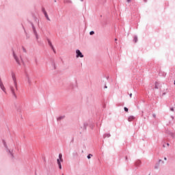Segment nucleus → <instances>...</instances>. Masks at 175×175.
Returning <instances> with one entry per match:
<instances>
[{
	"label": "nucleus",
	"mask_w": 175,
	"mask_h": 175,
	"mask_svg": "<svg viewBox=\"0 0 175 175\" xmlns=\"http://www.w3.org/2000/svg\"><path fill=\"white\" fill-rule=\"evenodd\" d=\"M159 87V83L158 82H155V83H154V88L156 90H158Z\"/></svg>",
	"instance_id": "5"
},
{
	"label": "nucleus",
	"mask_w": 175,
	"mask_h": 175,
	"mask_svg": "<svg viewBox=\"0 0 175 175\" xmlns=\"http://www.w3.org/2000/svg\"><path fill=\"white\" fill-rule=\"evenodd\" d=\"M127 2L129 3V2H131V0H127Z\"/></svg>",
	"instance_id": "17"
},
{
	"label": "nucleus",
	"mask_w": 175,
	"mask_h": 175,
	"mask_svg": "<svg viewBox=\"0 0 175 175\" xmlns=\"http://www.w3.org/2000/svg\"><path fill=\"white\" fill-rule=\"evenodd\" d=\"M128 108H126V107H124V111H126V112H128Z\"/></svg>",
	"instance_id": "14"
},
{
	"label": "nucleus",
	"mask_w": 175,
	"mask_h": 175,
	"mask_svg": "<svg viewBox=\"0 0 175 175\" xmlns=\"http://www.w3.org/2000/svg\"><path fill=\"white\" fill-rule=\"evenodd\" d=\"M11 91L12 94H14V88L13 87H11Z\"/></svg>",
	"instance_id": "9"
},
{
	"label": "nucleus",
	"mask_w": 175,
	"mask_h": 175,
	"mask_svg": "<svg viewBox=\"0 0 175 175\" xmlns=\"http://www.w3.org/2000/svg\"><path fill=\"white\" fill-rule=\"evenodd\" d=\"M76 53L77 58H79V57H80V58H83V57H84V55H83V53H81L80 50H77Z\"/></svg>",
	"instance_id": "3"
},
{
	"label": "nucleus",
	"mask_w": 175,
	"mask_h": 175,
	"mask_svg": "<svg viewBox=\"0 0 175 175\" xmlns=\"http://www.w3.org/2000/svg\"><path fill=\"white\" fill-rule=\"evenodd\" d=\"M116 41H117V39H115Z\"/></svg>",
	"instance_id": "23"
},
{
	"label": "nucleus",
	"mask_w": 175,
	"mask_h": 175,
	"mask_svg": "<svg viewBox=\"0 0 175 175\" xmlns=\"http://www.w3.org/2000/svg\"><path fill=\"white\" fill-rule=\"evenodd\" d=\"M14 57L17 62V64H18V65H20V61H18V59H17V56H16V54L14 53Z\"/></svg>",
	"instance_id": "7"
},
{
	"label": "nucleus",
	"mask_w": 175,
	"mask_h": 175,
	"mask_svg": "<svg viewBox=\"0 0 175 175\" xmlns=\"http://www.w3.org/2000/svg\"><path fill=\"white\" fill-rule=\"evenodd\" d=\"M49 44H50V46H52L51 42H49Z\"/></svg>",
	"instance_id": "18"
},
{
	"label": "nucleus",
	"mask_w": 175,
	"mask_h": 175,
	"mask_svg": "<svg viewBox=\"0 0 175 175\" xmlns=\"http://www.w3.org/2000/svg\"><path fill=\"white\" fill-rule=\"evenodd\" d=\"M12 80L14 81V85L16 90H17V81L16 80V75L12 74Z\"/></svg>",
	"instance_id": "2"
},
{
	"label": "nucleus",
	"mask_w": 175,
	"mask_h": 175,
	"mask_svg": "<svg viewBox=\"0 0 175 175\" xmlns=\"http://www.w3.org/2000/svg\"><path fill=\"white\" fill-rule=\"evenodd\" d=\"M62 154H59V159H57V165L59 169H62V165H61V162H62Z\"/></svg>",
	"instance_id": "1"
},
{
	"label": "nucleus",
	"mask_w": 175,
	"mask_h": 175,
	"mask_svg": "<svg viewBox=\"0 0 175 175\" xmlns=\"http://www.w3.org/2000/svg\"><path fill=\"white\" fill-rule=\"evenodd\" d=\"M91 157H92V154H90L88 156V159H91Z\"/></svg>",
	"instance_id": "10"
},
{
	"label": "nucleus",
	"mask_w": 175,
	"mask_h": 175,
	"mask_svg": "<svg viewBox=\"0 0 175 175\" xmlns=\"http://www.w3.org/2000/svg\"><path fill=\"white\" fill-rule=\"evenodd\" d=\"M57 120H61V118H57Z\"/></svg>",
	"instance_id": "19"
},
{
	"label": "nucleus",
	"mask_w": 175,
	"mask_h": 175,
	"mask_svg": "<svg viewBox=\"0 0 175 175\" xmlns=\"http://www.w3.org/2000/svg\"><path fill=\"white\" fill-rule=\"evenodd\" d=\"M170 110H171V111H174V107H171Z\"/></svg>",
	"instance_id": "13"
},
{
	"label": "nucleus",
	"mask_w": 175,
	"mask_h": 175,
	"mask_svg": "<svg viewBox=\"0 0 175 175\" xmlns=\"http://www.w3.org/2000/svg\"><path fill=\"white\" fill-rule=\"evenodd\" d=\"M0 87H1V90L3 91V92H6L5 86H3V84L0 83Z\"/></svg>",
	"instance_id": "4"
},
{
	"label": "nucleus",
	"mask_w": 175,
	"mask_h": 175,
	"mask_svg": "<svg viewBox=\"0 0 175 175\" xmlns=\"http://www.w3.org/2000/svg\"><path fill=\"white\" fill-rule=\"evenodd\" d=\"M133 120H135V117L133 116H130L128 118V121H129L131 122V121H133Z\"/></svg>",
	"instance_id": "6"
},
{
	"label": "nucleus",
	"mask_w": 175,
	"mask_h": 175,
	"mask_svg": "<svg viewBox=\"0 0 175 175\" xmlns=\"http://www.w3.org/2000/svg\"><path fill=\"white\" fill-rule=\"evenodd\" d=\"M134 42H135V43H136L137 42V37L134 38Z\"/></svg>",
	"instance_id": "11"
},
{
	"label": "nucleus",
	"mask_w": 175,
	"mask_h": 175,
	"mask_svg": "<svg viewBox=\"0 0 175 175\" xmlns=\"http://www.w3.org/2000/svg\"><path fill=\"white\" fill-rule=\"evenodd\" d=\"M105 88H107V86H105Z\"/></svg>",
	"instance_id": "21"
},
{
	"label": "nucleus",
	"mask_w": 175,
	"mask_h": 175,
	"mask_svg": "<svg viewBox=\"0 0 175 175\" xmlns=\"http://www.w3.org/2000/svg\"><path fill=\"white\" fill-rule=\"evenodd\" d=\"M44 16L46 17L47 20H50V18H49V15L47 14V12H44Z\"/></svg>",
	"instance_id": "8"
},
{
	"label": "nucleus",
	"mask_w": 175,
	"mask_h": 175,
	"mask_svg": "<svg viewBox=\"0 0 175 175\" xmlns=\"http://www.w3.org/2000/svg\"><path fill=\"white\" fill-rule=\"evenodd\" d=\"M167 146H169V144H167Z\"/></svg>",
	"instance_id": "22"
},
{
	"label": "nucleus",
	"mask_w": 175,
	"mask_h": 175,
	"mask_svg": "<svg viewBox=\"0 0 175 175\" xmlns=\"http://www.w3.org/2000/svg\"><path fill=\"white\" fill-rule=\"evenodd\" d=\"M94 33H95V32H94L93 31L90 32V35H94Z\"/></svg>",
	"instance_id": "12"
},
{
	"label": "nucleus",
	"mask_w": 175,
	"mask_h": 175,
	"mask_svg": "<svg viewBox=\"0 0 175 175\" xmlns=\"http://www.w3.org/2000/svg\"><path fill=\"white\" fill-rule=\"evenodd\" d=\"M130 98H132V93L130 94Z\"/></svg>",
	"instance_id": "15"
},
{
	"label": "nucleus",
	"mask_w": 175,
	"mask_h": 175,
	"mask_svg": "<svg viewBox=\"0 0 175 175\" xmlns=\"http://www.w3.org/2000/svg\"><path fill=\"white\" fill-rule=\"evenodd\" d=\"M144 2H147V0H144Z\"/></svg>",
	"instance_id": "20"
},
{
	"label": "nucleus",
	"mask_w": 175,
	"mask_h": 175,
	"mask_svg": "<svg viewBox=\"0 0 175 175\" xmlns=\"http://www.w3.org/2000/svg\"><path fill=\"white\" fill-rule=\"evenodd\" d=\"M165 161H167V159L166 157L164 158Z\"/></svg>",
	"instance_id": "16"
}]
</instances>
